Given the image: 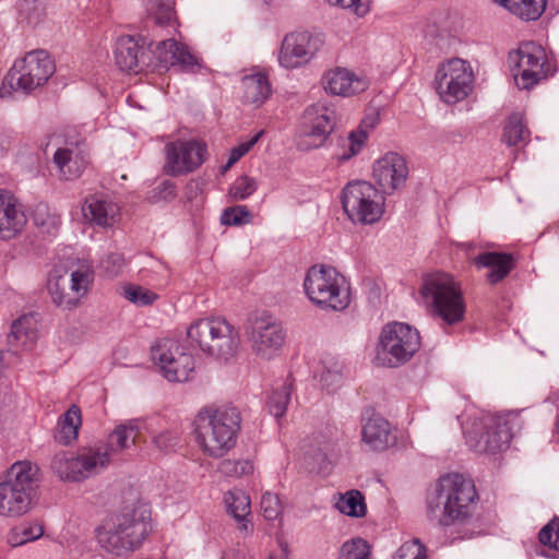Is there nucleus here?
I'll use <instances>...</instances> for the list:
<instances>
[{"instance_id":"nucleus-11","label":"nucleus","mask_w":559,"mask_h":559,"mask_svg":"<svg viewBox=\"0 0 559 559\" xmlns=\"http://www.w3.org/2000/svg\"><path fill=\"white\" fill-rule=\"evenodd\" d=\"M518 414L483 415L472 429L464 428L467 445L477 453H498L506 450L513 437V420Z\"/></svg>"},{"instance_id":"nucleus-4","label":"nucleus","mask_w":559,"mask_h":559,"mask_svg":"<svg viewBox=\"0 0 559 559\" xmlns=\"http://www.w3.org/2000/svg\"><path fill=\"white\" fill-rule=\"evenodd\" d=\"M421 304L445 325L464 320L466 306L460 282L445 272H433L423 277L419 287Z\"/></svg>"},{"instance_id":"nucleus-24","label":"nucleus","mask_w":559,"mask_h":559,"mask_svg":"<svg viewBox=\"0 0 559 559\" xmlns=\"http://www.w3.org/2000/svg\"><path fill=\"white\" fill-rule=\"evenodd\" d=\"M153 53L157 64L163 68L177 66L183 72L194 73L201 67L199 59L188 47L174 38L159 41Z\"/></svg>"},{"instance_id":"nucleus-3","label":"nucleus","mask_w":559,"mask_h":559,"mask_svg":"<svg viewBox=\"0 0 559 559\" xmlns=\"http://www.w3.org/2000/svg\"><path fill=\"white\" fill-rule=\"evenodd\" d=\"M477 492L473 483L460 474L441 476L435 490L427 497V512L441 526L464 523Z\"/></svg>"},{"instance_id":"nucleus-9","label":"nucleus","mask_w":559,"mask_h":559,"mask_svg":"<svg viewBox=\"0 0 559 559\" xmlns=\"http://www.w3.org/2000/svg\"><path fill=\"white\" fill-rule=\"evenodd\" d=\"M55 72V63L45 50H33L16 60L0 88L1 96L12 91L29 94L44 85Z\"/></svg>"},{"instance_id":"nucleus-2","label":"nucleus","mask_w":559,"mask_h":559,"mask_svg":"<svg viewBox=\"0 0 559 559\" xmlns=\"http://www.w3.org/2000/svg\"><path fill=\"white\" fill-rule=\"evenodd\" d=\"M241 414L235 406L203 407L193 420V433L202 453L224 457L237 443Z\"/></svg>"},{"instance_id":"nucleus-50","label":"nucleus","mask_w":559,"mask_h":559,"mask_svg":"<svg viewBox=\"0 0 559 559\" xmlns=\"http://www.w3.org/2000/svg\"><path fill=\"white\" fill-rule=\"evenodd\" d=\"M392 559H427L426 547L418 539L404 543Z\"/></svg>"},{"instance_id":"nucleus-25","label":"nucleus","mask_w":559,"mask_h":559,"mask_svg":"<svg viewBox=\"0 0 559 559\" xmlns=\"http://www.w3.org/2000/svg\"><path fill=\"white\" fill-rule=\"evenodd\" d=\"M23 206L9 190L0 189V238L11 239L22 231L26 224Z\"/></svg>"},{"instance_id":"nucleus-51","label":"nucleus","mask_w":559,"mask_h":559,"mask_svg":"<svg viewBox=\"0 0 559 559\" xmlns=\"http://www.w3.org/2000/svg\"><path fill=\"white\" fill-rule=\"evenodd\" d=\"M180 440V433L177 429H165L160 432L153 435V443L154 445L163 451L170 452L173 451Z\"/></svg>"},{"instance_id":"nucleus-34","label":"nucleus","mask_w":559,"mask_h":559,"mask_svg":"<svg viewBox=\"0 0 559 559\" xmlns=\"http://www.w3.org/2000/svg\"><path fill=\"white\" fill-rule=\"evenodd\" d=\"M81 424V409L72 405L59 419L55 439L61 444H70L76 440Z\"/></svg>"},{"instance_id":"nucleus-33","label":"nucleus","mask_w":559,"mask_h":559,"mask_svg":"<svg viewBox=\"0 0 559 559\" xmlns=\"http://www.w3.org/2000/svg\"><path fill=\"white\" fill-rule=\"evenodd\" d=\"M523 21H536L544 13L547 0H495Z\"/></svg>"},{"instance_id":"nucleus-27","label":"nucleus","mask_w":559,"mask_h":559,"mask_svg":"<svg viewBox=\"0 0 559 559\" xmlns=\"http://www.w3.org/2000/svg\"><path fill=\"white\" fill-rule=\"evenodd\" d=\"M151 426L152 425L143 418L123 420L115 427L108 437V443L104 447L108 448L110 455L129 450L135 444L142 430H147L150 433H153Z\"/></svg>"},{"instance_id":"nucleus-22","label":"nucleus","mask_w":559,"mask_h":559,"mask_svg":"<svg viewBox=\"0 0 559 559\" xmlns=\"http://www.w3.org/2000/svg\"><path fill=\"white\" fill-rule=\"evenodd\" d=\"M140 40L131 35H123L117 39L114 55L120 70L138 73L153 64L151 55Z\"/></svg>"},{"instance_id":"nucleus-42","label":"nucleus","mask_w":559,"mask_h":559,"mask_svg":"<svg viewBox=\"0 0 559 559\" xmlns=\"http://www.w3.org/2000/svg\"><path fill=\"white\" fill-rule=\"evenodd\" d=\"M335 456V444L326 442L322 448H318L310 455L311 469L319 474H328L332 466V459Z\"/></svg>"},{"instance_id":"nucleus-15","label":"nucleus","mask_w":559,"mask_h":559,"mask_svg":"<svg viewBox=\"0 0 559 559\" xmlns=\"http://www.w3.org/2000/svg\"><path fill=\"white\" fill-rule=\"evenodd\" d=\"M509 63L520 88L528 90L547 78V55L537 43H522L509 53Z\"/></svg>"},{"instance_id":"nucleus-6","label":"nucleus","mask_w":559,"mask_h":559,"mask_svg":"<svg viewBox=\"0 0 559 559\" xmlns=\"http://www.w3.org/2000/svg\"><path fill=\"white\" fill-rule=\"evenodd\" d=\"M37 472L36 465L20 461L0 478V515L21 516L29 510Z\"/></svg>"},{"instance_id":"nucleus-23","label":"nucleus","mask_w":559,"mask_h":559,"mask_svg":"<svg viewBox=\"0 0 559 559\" xmlns=\"http://www.w3.org/2000/svg\"><path fill=\"white\" fill-rule=\"evenodd\" d=\"M53 164L61 178L66 180L79 178L88 164L85 142H67L64 146L57 148L53 154Z\"/></svg>"},{"instance_id":"nucleus-31","label":"nucleus","mask_w":559,"mask_h":559,"mask_svg":"<svg viewBox=\"0 0 559 559\" xmlns=\"http://www.w3.org/2000/svg\"><path fill=\"white\" fill-rule=\"evenodd\" d=\"M38 338V319L36 313L23 314L11 326L9 343L23 349H32Z\"/></svg>"},{"instance_id":"nucleus-19","label":"nucleus","mask_w":559,"mask_h":559,"mask_svg":"<svg viewBox=\"0 0 559 559\" xmlns=\"http://www.w3.org/2000/svg\"><path fill=\"white\" fill-rule=\"evenodd\" d=\"M322 45L320 34L307 31L287 34L280 50V64L286 69L302 67L316 57Z\"/></svg>"},{"instance_id":"nucleus-28","label":"nucleus","mask_w":559,"mask_h":559,"mask_svg":"<svg viewBox=\"0 0 559 559\" xmlns=\"http://www.w3.org/2000/svg\"><path fill=\"white\" fill-rule=\"evenodd\" d=\"M82 213L86 221L98 226H110L119 215V206L99 195H90L85 199Z\"/></svg>"},{"instance_id":"nucleus-37","label":"nucleus","mask_w":559,"mask_h":559,"mask_svg":"<svg viewBox=\"0 0 559 559\" xmlns=\"http://www.w3.org/2000/svg\"><path fill=\"white\" fill-rule=\"evenodd\" d=\"M335 508L343 514L352 518H362L367 513L365 498L359 490H348L341 495Z\"/></svg>"},{"instance_id":"nucleus-53","label":"nucleus","mask_w":559,"mask_h":559,"mask_svg":"<svg viewBox=\"0 0 559 559\" xmlns=\"http://www.w3.org/2000/svg\"><path fill=\"white\" fill-rule=\"evenodd\" d=\"M332 5H338L358 17H364L370 11V0H326Z\"/></svg>"},{"instance_id":"nucleus-52","label":"nucleus","mask_w":559,"mask_h":559,"mask_svg":"<svg viewBox=\"0 0 559 559\" xmlns=\"http://www.w3.org/2000/svg\"><path fill=\"white\" fill-rule=\"evenodd\" d=\"M538 539L543 545L559 551V521H551L545 525L538 534Z\"/></svg>"},{"instance_id":"nucleus-5","label":"nucleus","mask_w":559,"mask_h":559,"mask_svg":"<svg viewBox=\"0 0 559 559\" xmlns=\"http://www.w3.org/2000/svg\"><path fill=\"white\" fill-rule=\"evenodd\" d=\"M304 290L308 299L323 310L343 311L350 304L346 278L330 265L311 266L304 280Z\"/></svg>"},{"instance_id":"nucleus-10","label":"nucleus","mask_w":559,"mask_h":559,"mask_svg":"<svg viewBox=\"0 0 559 559\" xmlns=\"http://www.w3.org/2000/svg\"><path fill=\"white\" fill-rule=\"evenodd\" d=\"M109 462L108 448L98 445L84 448L78 453L67 451L56 453L50 467L61 480L82 481L102 473Z\"/></svg>"},{"instance_id":"nucleus-18","label":"nucleus","mask_w":559,"mask_h":559,"mask_svg":"<svg viewBox=\"0 0 559 559\" xmlns=\"http://www.w3.org/2000/svg\"><path fill=\"white\" fill-rule=\"evenodd\" d=\"M206 157L207 146L204 141L178 139L165 145L164 170L173 177L188 175L197 170Z\"/></svg>"},{"instance_id":"nucleus-56","label":"nucleus","mask_w":559,"mask_h":559,"mask_svg":"<svg viewBox=\"0 0 559 559\" xmlns=\"http://www.w3.org/2000/svg\"><path fill=\"white\" fill-rule=\"evenodd\" d=\"M341 379H342V368L341 367H335L333 369H326V370H323L320 374V383L323 388H325L326 390H330V389H333L334 386H336L340 382H341Z\"/></svg>"},{"instance_id":"nucleus-21","label":"nucleus","mask_w":559,"mask_h":559,"mask_svg":"<svg viewBox=\"0 0 559 559\" xmlns=\"http://www.w3.org/2000/svg\"><path fill=\"white\" fill-rule=\"evenodd\" d=\"M372 174L382 193L390 194L404 186L408 176V166L402 155L389 152L374 162Z\"/></svg>"},{"instance_id":"nucleus-46","label":"nucleus","mask_w":559,"mask_h":559,"mask_svg":"<svg viewBox=\"0 0 559 559\" xmlns=\"http://www.w3.org/2000/svg\"><path fill=\"white\" fill-rule=\"evenodd\" d=\"M252 221V213L246 205H236L225 209L221 215V223L226 226H239L249 224Z\"/></svg>"},{"instance_id":"nucleus-58","label":"nucleus","mask_w":559,"mask_h":559,"mask_svg":"<svg viewBox=\"0 0 559 559\" xmlns=\"http://www.w3.org/2000/svg\"><path fill=\"white\" fill-rule=\"evenodd\" d=\"M269 559H284L283 555H271Z\"/></svg>"},{"instance_id":"nucleus-32","label":"nucleus","mask_w":559,"mask_h":559,"mask_svg":"<svg viewBox=\"0 0 559 559\" xmlns=\"http://www.w3.org/2000/svg\"><path fill=\"white\" fill-rule=\"evenodd\" d=\"M243 102L254 106L262 105L271 95V85L265 74L255 73L242 79Z\"/></svg>"},{"instance_id":"nucleus-1","label":"nucleus","mask_w":559,"mask_h":559,"mask_svg":"<svg viewBox=\"0 0 559 559\" xmlns=\"http://www.w3.org/2000/svg\"><path fill=\"white\" fill-rule=\"evenodd\" d=\"M151 531V511L136 501L105 518L95 528V538L106 554L127 557L143 545Z\"/></svg>"},{"instance_id":"nucleus-43","label":"nucleus","mask_w":559,"mask_h":559,"mask_svg":"<svg viewBox=\"0 0 559 559\" xmlns=\"http://www.w3.org/2000/svg\"><path fill=\"white\" fill-rule=\"evenodd\" d=\"M122 295L127 300L140 307L150 306L158 298L156 293L135 284L124 285Z\"/></svg>"},{"instance_id":"nucleus-48","label":"nucleus","mask_w":559,"mask_h":559,"mask_svg":"<svg viewBox=\"0 0 559 559\" xmlns=\"http://www.w3.org/2000/svg\"><path fill=\"white\" fill-rule=\"evenodd\" d=\"M45 14L44 7L39 1L25 0L20 5L19 17L21 22L28 25H37Z\"/></svg>"},{"instance_id":"nucleus-36","label":"nucleus","mask_w":559,"mask_h":559,"mask_svg":"<svg viewBox=\"0 0 559 559\" xmlns=\"http://www.w3.org/2000/svg\"><path fill=\"white\" fill-rule=\"evenodd\" d=\"M530 134L528 129L523 122V116L520 112H513L504 126L502 142L509 146L526 144Z\"/></svg>"},{"instance_id":"nucleus-54","label":"nucleus","mask_w":559,"mask_h":559,"mask_svg":"<svg viewBox=\"0 0 559 559\" xmlns=\"http://www.w3.org/2000/svg\"><path fill=\"white\" fill-rule=\"evenodd\" d=\"M261 510L264 519L273 521L281 514V502L276 495L265 492L261 498Z\"/></svg>"},{"instance_id":"nucleus-47","label":"nucleus","mask_w":559,"mask_h":559,"mask_svg":"<svg viewBox=\"0 0 559 559\" xmlns=\"http://www.w3.org/2000/svg\"><path fill=\"white\" fill-rule=\"evenodd\" d=\"M219 472L227 477H241L253 472V464L249 460H224L219 463Z\"/></svg>"},{"instance_id":"nucleus-20","label":"nucleus","mask_w":559,"mask_h":559,"mask_svg":"<svg viewBox=\"0 0 559 559\" xmlns=\"http://www.w3.org/2000/svg\"><path fill=\"white\" fill-rule=\"evenodd\" d=\"M334 109L317 103L305 110L304 127L300 134V146L305 150L322 146L335 127Z\"/></svg>"},{"instance_id":"nucleus-7","label":"nucleus","mask_w":559,"mask_h":559,"mask_svg":"<svg viewBox=\"0 0 559 559\" xmlns=\"http://www.w3.org/2000/svg\"><path fill=\"white\" fill-rule=\"evenodd\" d=\"M187 335L192 345L217 358L233 357L239 346L238 331L224 318L198 320L189 326Z\"/></svg>"},{"instance_id":"nucleus-44","label":"nucleus","mask_w":559,"mask_h":559,"mask_svg":"<svg viewBox=\"0 0 559 559\" xmlns=\"http://www.w3.org/2000/svg\"><path fill=\"white\" fill-rule=\"evenodd\" d=\"M371 547L362 538H353L345 542L340 551V559H370Z\"/></svg>"},{"instance_id":"nucleus-59","label":"nucleus","mask_w":559,"mask_h":559,"mask_svg":"<svg viewBox=\"0 0 559 559\" xmlns=\"http://www.w3.org/2000/svg\"><path fill=\"white\" fill-rule=\"evenodd\" d=\"M52 226H53V228H55V229L57 228L58 223H57V221H56V219H53V222H52Z\"/></svg>"},{"instance_id":"nucleus-57","label":"nucleus","mask_w":559,"mask_h":559,"mask_svg":"<svg viewBox=\"0 0 559 559\" xmlns=\"http://www.w3.org/2000/svg\"><path fill=\"white\" fill-rule=\"evenodd\" d=\"M159 189H160V193H163L165 198L175 195V189H176L175 183L169 180L164 181L159 186Z\"/></svg>"},{"instance_id":"nucleus-35","label":"nucleus","mask_w":559,"mask_h":559,"mask_svg":"<svg viewBox=\"0 0 559 559\" xmlns=\"http://www.w3.org/2000/svg\"><path fill=\"white\" fill-rule=\"evenodd\" d=\"M224 501L228 512L239 523L240 530H248V515L251 512L250 498L242 490L235 489L225 493Z\"/></svg>"},{"instance_id":"nucleus-16","label":"nucleus","mask_w":559,"mask_h":559,"mask_svg":"<svg viewBox=\"0 0 559 559\" xmlns=\"http://www.w3.org/2000/svg\"><path fill=\"white\" fill-rule=\"evenodd\" d=\"M246 335L252 352L266 360L280 355L286 338L282 323L270 314H262L250 321Z\"/></svg>"},{"instance_id":"nucleus-14","label":"nucleus","mask_w":559,"mask_h":559,"mask_svg":"<svg viewBox=\"0 0 559 559\" xmlns=\"http://www.w3.org/2000/svg\"><path fill=\"white\" fill-rule=\"evenodd\" d=\"M436 91L445 104L465 99L473 90L474 73L468 61L452 58L438 68L435 76Z\"/></svg>"},{"instance_id":"nucleus-45","label":"nucleus","mask_w":559,"mask_h":559,"mask_svg":"<svg viewBox=\"0 0 559 559\" xmlns=\"http://www.w3.org/2000/svg\"><path fill=\"white\" fill-rule=\"evenodd\" d=\"M257 189L258 182L254 178L240 176L229 187L227 197L233 201H242L253 194Z\"/></svg>"},{"instance_id":"nucleus-29","label":"nucleus","mask_w":559,"mask_h":559,"mask_svg":"<svg viewBox=\"0 0 559 559\" xmlns=\"http://www.w3.org/2000/svg\"><path fill=\"white\" fill-rule=\"evenodd\" d=\"M473 262L478 269H489L486 278L491 285L506 278L514 267L512 254L502 252H484L475 257Z\"/></svg>"},{"instance_id":"nucleus-39","label":"nucleus","mask_w":559,"mask_h":559,"mask_svg":"<svg viewBox=\"0 0 559 559\" xmlns=\"http://www.w3.org/2000/svg\"><path fill=\"white\" fill-rule=\"evenodd\" d=\"M43 534L44 530L38 523L23 522L10 531L8 534V543L12 547H17L38 539Z\"/></svg>"},{"instance_id":"nucleus-41","label":"nucleus","mask_w":559,"mask_h":559,"mask_svg":"<svg viewBox=\"0 0 559 559\" xmlns=\"http://www.w3.org/2000/svg\"><path fill=\"white\" fill-rule=\"evenodd\" d=\"M292 384L284 382L281 388L274 390L269 396L266 406L271 415L280 418L285 415L290 401Z\"/></svg>"},{"instance_id":"nucleus-30","label":"nucleus","mask_w":559,"mask_h":559,"mask_svg":"<svg viewBox=\"0 0 559 559\" xmlns=\"http://www.w3.org/2000/svg\"><path fill=\"white\" fill-rule=\"evenodd\" d=\"M361 436L362 441L374 451H383L394 441L390 423L380 416H372L364 423Z\"/></svg>"},{"instance_id":"nucleus-40","label":"nucleus","mask_w":559,"mask_h":559,"mask_svg":"<svg viewBox=\"0 0 559 559\" xmlns=\"http://www.w3.org/2000/svg\"><path fill=\"white\" fill-rule=\"evenodd\" d=\"M175 0H147V15L157 25H168L175 21Z\"/></svg>"},{"instance_id":"nucleus-26","label":"nucleus","mask_w":559,"mask_h":559,"mask_svg":"<svg viewBox=\"0 0 559 559\" xmlns=\"http://www.w3.org/2000/svg\"><path fill=\"white\" fill-rule=\"evenodd\" d=\"M322 84L328 93L344 97L364 92L368 86L364 78L345 68L328 71L322 79Z\"/></svg>"},{"instance_id":"nucleus-8","label":"nucleus","mask_w":559,"mask_h":559,"mask_svg":"<svg viewBox=\"0 0 559 559\" xmlns=\"http://www.w3.org/2000/svg\"><path fill=\"white\" fill-rule=\"evenodd\" d=\"M419 332L402 322L384 325L376 348L374 364L396 368L413 358L420 348Z\"/></svg>"},{"instance_id":"nucleus-38","label":"nucleus","mask_w":559,"mask_h":559,"mask_svg":"<svg viewBox=\"0 0 559 559\" xmlns=\"http://www.w3.org/2000/svg\"><path fill=\"white\" fill-rule=\"evenodd\" d=\"M367 139L366 131H352L346 138L340 139L335 157L341 162L349 160L361 151Z\"/></svg>"},{"instance_id":"nucleus-17","label":"nucleus","mask_w":559,"mask_h":559,"mask_svg":"<svg viewBox=\"0 0 559 559\" xmlns=\"http://www.w3.org/2000/svg\"><path fill=\"white\" fill-rule=\"evenodd\" d=\"M151 353L152 359L159 366L162 374L170 382L188 381L194 371L193 356L175 341H158L152 346Z\"/></svg>"},{"instance_id":"nucleus-49","label":"nucleus","mask_w":559,"mask_h":559,"mask_svg":"<svg viewBox=\"0 0 559 559\" xmlns=\"http://www.w3.org/2000/svg\"><path fill=\"white\" fill-rule=\"evenodd\" d=\"M264 134L263 130L257 132L249 140L243 141L231 148L227 163L223 166V171L228 170L233 165H235L243 155H246L262 138Z\"/></svg>"},{"instance_id":"nucleus-12","label":"nucleus","mask_w":559,"mask_h":559,"mask_svg":"<svg viewBox=\"0 0 559 559\" xmlns=\"http://www.w3.org/2000/svg\"><path fill=\"white\" fill-rule=\"evenodd\" d=\"M94 273L90 265L83 264L71 272L55 267L47 280V290L53 305L63 310L75 309L85 297L93 283Z\"/></svg>"},{"instance_id":"nucleus-55","label":"nucleus","mask_w":559,"mask_h":559,"mask_svg":"<svg viewBox=\"0 0 559 559\" xmlns=\"http://www.w3.org/2000/svg\"><path fill=\"white\" fill-rule=\"evenodd\" d=\"M126 260L121 253L112 252L109 253L103 261L102 267L105 270L108 276H117L123 269Z\"/></svg>"},{"instance_id":"nucleus-13","label":"nucleus","mask_w":559,"mask_h":559,"mask_svg":"<svg viewBox=\"0 0 559 559\" xmlns=\"http://www.w3.org/2000/svg\"><path fill=\"white\" fill-rule=\"evenodd\" d=\"M385 199L370 182H348L342 192V206L348 218L357 224H373L384 212Z\"/></svg>"}]
</instances>
